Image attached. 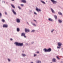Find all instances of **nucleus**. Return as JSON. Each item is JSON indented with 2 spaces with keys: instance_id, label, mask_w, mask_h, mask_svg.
<instances>
[{
  "instance_id": "obj_1",
  "label": "nucleus",
  "mask_w": 63,
  "mask_h": 63,
  "mask_svg": "<svg viewBox=\"0 0 63 63\" xmlns=\"http://www.w3.org/2000/svg\"><path fill=\"white\" fill-rule=\"evenodd\" d=\"M14 44H15L16 45V46H20V47H22V46H23V43H21L15 42V43Z\"/></svg>"
},
{
  "instance_id": "obj_2",
  "label": "nucleus",
  "mask_w": 63,
  "mask_h": 63,
  "mask_svg": "<svg viewBox=\"0 0 63 63\" xmlns=\"http://www.w3.org/2000/svg\"><path fill=\"white\" fill-rule=\"evenodd\" d=\"M43 50L45 52H50L51 51V49L50 48H49L48 49H47L46 48H45L43 49Z\"/></svg>"
},
{
  "instance_id": "obj_3",
  "label": "nucleus",
  "mask_w": 63,
  "mask_h": 63,
  "mask_svg": "<svg viewBox=\"0 0 63 63\" xmlns=\"http://www.w3.org/2000/svg\"><path fill=\"white\" fill-rule=\"evenodd\" d=\"M16 21L17 23H20V19L19 18H16Z\"/></svg>"
},
{
  "instance_id": "obj_4",
  "label": "nucleus",
  "mask_w": 63,
  "mask_h": 63,
  "mask_svg": "<svg viewBox=\"0 0 63 63\" xmlns=\"http://www.w3.org/2000/svg\"><path fill=\"white\" fill-rule=\"evenodd\" d=\"M54 4H56L57 3V2L56 1H55L54 0H50Z\"/></svg>"
},
{
  "instance_id": "obj_5",
  "label": "nucleus",
  "mask_w": 63,
  "mask_h": 63,
  "mask_svg": "<svg viewBox=\"0 0 63 63\" xmlns=\"http://www.w3.org/2000/svg\"><path fill=\"white\" fill-rule=\"evenodd\" d=\"M35 10L38 13H39V12H41V9L38 8L37 7H36Z\"/></svg>"
},
{
  "instance_id": "obj_6",
  "label": "nucleus",
  "mask_w": 63,
  "mask_h": 63,
  "mask_svg": "<svg viewBox=\"0 0 63 63\" xmlns=\"http://www.w3.org/2000/svg\"><path fill=\"white\" fill-rule=\"evenodd\" d=\"M11 11L15 15H16V12L15 11V10L12 9V10Z\"/></svg>"
},
{
  "instance_id": "obj_7",
  "label": "nucleus",
  "mask_w": 63,
  "mask_h": 63,
  "mask_svg": "<svg viewBox=\"0 0 63 63\" xmlns=\"http://www.w3.org/2000/svg\"><path fill=\"white\" fill-rule=\"evenodd\" d=\"M25 31L26 33H28L30 31L29 29H27L26 28L25 29Z\"/></svg>"
},
{
  "instance_id": "obj_8",
  "label": "nucleus",
  "mask_w": 63,
  "mask_h": 63,
  "mask_svg": "<svg viewBox=\"0 0 63 63\" xmlns=\"http://www.w3.org/2000/svg\"><path fill=\"white\" fill-rule=\"evenodd\" d=\"M3 27L5 28H8V25L7 24H4L3 25Z\"/></svg>"
},
{
  "instance_id": "obj_9",
  "label": "nucleus",
  "mask_w": 63,
  "mask_h": 63,
  "mask_svg": "<svg viewBox=\"0 0 63 63\" xmlns=\"http://www.w3.org/2000/svg\"><path fill=\"white\" fill-rule=\"evenodd\" d=\"M62 45V43L61 42H59L58 43V45L59 46V47H61V46Z\"/></svg>"
},
{
  "instance_id": "obj_10",
  "label": "nucleus",
  "mask_w": 63,
  "mask_h": 63,
  "mask_svg": "<svg viewBox=\"0 0 63 63\" xmlns=\"http://www.w3.org/2000/svg\"><path fill=\"white\" fill-rule=\"evenodd\" d=\"M50 9L52 13H53V14H55V12L54 10L52 8H51Z\"/></svg>"
},
{
  "instance_id": "obj_11",
  "label": "nucleus",
  "mask_w": 63,
  "mask_h": 63,
  "mask_svg": "<svg viewBox=\"0 0 63 63\" xmlns=\"http://www.w3.org/2000/svg\"><path fill=\"white\" fill-rule=\"evenodd\" d=\"M22 56L23 57H24L26 56V54L24 53H22Z\"/></svg>"
},
{
  "instance_id": "obj_12",
  "label": "nucleus",
  "mask_w": 63,
  "mask_h": 63,
  "mask_svg": "<svg viewBox=\"0 0 63 63\" xmlns=\"http://www.w3.org/2000/svg\"><path fill=\"white\" fill-rule=\"evenodd\" d=\"M40 2L42 3H43L44 4H46V3L44 1L42 0H40Z\"/></svg>"
},
{
  "instance_id": "obj_13",
  "label": "nucleus",
  "mask_w": 63,
  "mask_h": 63,
  "mask_svg": "<svg viewBox=\"0 0 63 63\" xmlns=\"http://www.w3.org/2000/svg\"><path fill=\"white\" fill-rule=\"evenodd\" d=\"M52 62H56V59L55 58H53L52 59Z\"/></svg>"
},
{
  "instance_id": "obj_14",
  "label": "nucleus",
  "mask_w": 63,
  "mask_h": 63,
  "mask_svg": "<svg viewBox=\"0 0 63 63\" xmlns=\"http://www.w3.org/2000/svg\"><path fill=\"white\" fill-rule=\"evenodd\" d=\"M48 20L49 21H52L53 19L51 18H49L48 19Z\"/></svg>"
},
{
  "instance_id": "obj_15",
  "label": "nucleus",
  "mask_w": 63,
  "mask_h": 63,
  "mask_svg": "<svg viewBox=\"0 0 63 63\" xmlns=\"http://www.w3.org/2000/svg\"><path fill=\"white\" fill-rule=\"evenodd\" d=\"M25 33H22L21 34V36H22L25 35Z\"/></svg>"
},
{
  "instance_id": "obj_16",
  "label": "nucleus",
  "mask_w": 63,
  "mask_h": 63,
  "mask_svg": "<svg viewBox=\"0 0 63 63\" xmlns=\"http://www.w3.org/2000/svg\"><path fill=\"white\" fill-rule=\"evenodd\" d=\"M16 31L17 32H19V31H20V29H19V28H17Z\"/></svg>"
},
{
  "instance_id": "obj_17",
  "label": "nucleus",
  "mask_w": 63,
  "mask_h": 63,
  "mask_svg": "<svg viewBox=\"0 0 63 63\" xmlns=\"http://www.w3.org/2000/svg\"><path fill=\"white\" fill-rule=\"evenodd\" d=\"M7 61H8V62H10L11 61V59L9 58H7Z\"/></svg>"
},
{
  "instance_id": "obj_18",
  "label": "nucleus",
  "mask_w": 63,
  "mask_h": 63,
  "mask_svg": "<svg viewBox=\"0 0 63 63\" xmlns=\"http://www.w3.org/2000/svg\"><path fill=\"white\" fill-rule=\"evenodd\" d=\"M23 3H26V1L25 0H22L21 1Z\"/></svg>"
},
{
  "instance_id": "obj_19",
  "label": "nucleus",
  "mask_w": 63,
  "mask_h": 63,
  "mask_svg": "<svg viewBox=\"0 0 63 63\" xmlns=\"http://www.w3.org/2000/svg\"><path fill=\"white\" fill-rule=\"evenodd\" d=\"M36 63H42V62L40 61H38L37 62H36Z\"/></svg>"
},
{
  "instance_id": "obj_20",
  "label": "nucleus",
  "mask_w": 63,
  "mask_h": 63,
  "mask_svg": "<svg viewBox=\"0 0 63 63\" xmlns=\"http://www.w3.org/2000/svg\"><path fill=\"white\" fill-rule=\"evenodd\" d=\"M32 24L33 25V26H35V27H36V26H37L36 25L35 23H32Z\"/></svg>"
},
{
  "instance_id": "obj_21",
  "label": "nucleus",
  "mask_w": 63,
  "mask_h": 63,
  "mask_svg": "<svg viewBox=\"0 0 63 63\" xmlns=\"http://www.w3.org/2000/svg\"><path fill=\"white\" fill-rule=\"evenodd\" d=\"M55 30L54 29H52L51 31V33H52L53 31H54Z\"/></svg>"
},
{
  "instance_id": "obj_22",
  "label": "nucleus",
  "mask_w": 63,
  "mask_h": 63,
  "mask_svg": "<svg viewBox=\"0 0 63 63\" xmlns=\"http://www.w3.org/2000/svg\"><path fill=\"white\" fill-rule=\"evenodd\" d=\"M58 21L59 23H62V20H60V19H59Z\"/></svg>"
},
{
  "instance_id": "obj_23",
  "label": "nucleus",
  "mask_w": 63,
  "mask_h": 63,
  "mask_svg": "<svg viewBox=\"0 0 63 63\" xmlns=\"http://www.w3.org/2000/svg\"><path fill=\"white\" fill-rule=\"evenodd\" d=\"M11 6L13 8H14V9H15V6H14V5L11 4Z\"/></svg>"
},
{
  "instance_id": "obj_24",
  "label": "nucleus",
  "mask_w": 63,
  "mask_h": 63,
  "mask_svg": "<svg viewBox=\"0 0 63 63\" xmlns=\"http://www.w3.org/2000/svg\"><path fill=\"white\" fill-rule=\"evenodd\" d=\"M35 30H32L31 31V32L32 33H34V32H35Z\"/></svg>"
},
{
  "instance_id": "obj_25",
  "label": "nucleus",
  "mask_w": 63,
  "mask_h": 63,
  "mask_svg": "<svg viewBox=\"0 0 63 63\" xmlns=\"http://www.w3.org/2000/svg\"><path fill=\"white\" fill-rule=\"evenodd\" d=\"M58 14L59 15H62V14L60 12H59Z\"/></svg>"
},
{
  "instance_id": "obj_26",
  "label": "nucleus",
  "mask_w": 63,
  "mask_h": 63,
  "mask_svg": "<svg viewBox=\"0 0 63 63\" xmlns=\"http://www.w3.org/2000/svg\"><path fill=\"white\" fill-rule=\"evenodd\" d=\"M54 17L56 19H57V17L55 15H54Z\"/></svg>"
},
{
  "instance_id": "obj_27",
  "label": "nucleus",
  "mask_w": 63,
  "mask_h": 63,
  "mask_svg": "<svg viewBox=\"0 0 63 63\" xmlns=\"http://www.w3.org/2000/svg\"><path fill=\"white\" fill-rule=\"evenodd\" d=\"M18 8L19 9V10H21V7L19 6H18Z\"/></svg>"
},
{
  "instance_id": "obj_28",
  "label": "nucleus",
  "mask_w": 63,
  "mask_h": 63,
  "mask_svg": "<svg viewBox=\"0 0 63 63\" xmlns=\"http://www.w3.org/2000/svg\"><path fill=\"white\" fill-rule=\"evenodd\" d=\"M2 21L3 22H5V20H4V19H2Z\"/></svg>"
},
{
  "instance_id": "obj_29",
  "label": "nucleus",
  "mask_w": 63,
  "mask_h": 63,
  "mask_svg": "<svg viewBox=\"0 0 63 63\" xmlns=\"http://www.w3.org/2000/svg\"><path fill=\"white\" fill-rule=\"evenodd\" d=\"M57 58L59 60V59H60V58L58 57L57 56Z\"/></svg>"
},
{
  "instance_id": "obj_30",
  "label": "nucleus",
  "mask_w": 63,
  "mask_h": 63,
  "mask_svg": "<svg viewBox=\"0 0 63 63\" xmlns=\"http://www.w3.org/2000/svg\"><path fill=\"white\" fill-rule=\"evenodd\" d=\"M34 15H37V13L35 12H34Z\"/></svg>"
},
{
  "instance_id": "obj_31",
  "label": "nucleus",
  "mask_w": 63,
  "mask_h": 63,
  "mask_svg": "<svg viewBox=\"0 0 63 63\" xmlns=\"http://www.w3.org/2000/svg\"><path fill=\"white\" fill-rule=\"evenodd\" d=\"M33 21H35L36 23H37V21H36V20L35 19H33Z\"/></svg>"
},
{
  "instance_id": "obj_32",
  "label": "nucleus",
  "mask_w": 63,
  "mask_h": 63,
  "mask_svg": "<svg viewBox=\"0 0 63 63\" xmlns=\"http://www.w3.org/2000/svg\"><path fill=\"white\" fill-rule=\"evenodd\" d=\"M57 48H59L60 49L61 48V47L60 46H59V47H57Z\"/></svg>"
},
{
  "instance_id": "obj_33",
  "label": "nucleus",
  "mask_w": 63,
  "mask_h": 63,
  "mask_svg": "<svg viewBox=\"0 0 63 63\" xmlns=\"http://www.w3.org/2000/svg\"><path fill=\"white\" fill-rule=\"evenodd\" d=\"M36 56H37V54H34V57H35Z\"/></svg>"
},
{
  "instance_id": "obj_34",
  "label": "nucleus",
  "mask_w": 63,
  "mask_h": 63,
  "mask_svg": "<svg viewBox=\"0 0 63 63\" xmlns=\"http://www.w3.org/2000/svg\"><path fill=\"white\" fill-rule=\"evenodd\" d=\"M5 15H8V14H7V13L6 12H5Z\"/></svg>"
},
{
  "instance_id": "obj_35",
  "label": "nucleus",
  "mask_w": 63,
  "mask_h": 63,
  "mask_svg": "<svg viewBox=\"0 0 63 63\" xmlns=\"http://www.w3.org/2000/svg\"><path fill=\"white\" fill-rule=\"evenodd\" d=\"M23 36L24 37V38H27V37L25 35H24Z\"/></svg>"
},
{
  "instance_id": "obj_36",
  "label": "nucleus",
  "mask_w": 63,
  "mask_h": 63,
  "mask_svg": "<svg viewBox=\"0 0 63 63\" xmlns=\"http://www.w3.org/2000/svg\"><path fill=\"white\" fill-rule=\"evenodd\" d=\"M21 6L22 7H23V6H24V5L23 4H21Z\"/></svg>"
},
{
  "instance_id": "obj_37",
  "label": "nucleus",
  "mask_w": 63,
  "mask_h": 63,
  "mask_svg": "<svg viewBox=\"0 0 63 63\" xmlns=\"http://www.w3.org/2000/svg\"><path fill=\"white\" fill-rule=\"evenodd\" d=\"M40 53V52L39 51H38L36 52V53L38 54V53Z\"/></svg>"
},
{
  "instance_id": "obj_38",
  "label": "nucleus",
  "mask_w": 63,
  "mask_h": 63,
  "mask_svg": "<svg viewBox=\"0 0 63 63\" xmlns=\"http://www.w3.org/2000/svg\"><path fill=\"white\" fill-rule=\"evenodd\" d=\"M34 43V42H31L32 44H33Z\"/></svg>"
},
{
  "instance_id": "obj_39",
  "label": "nucleus",
  "mask_w": 63,
  "mask_h": 63,
  "mask_svg": "<svg viewBox=\"0 0 63 63\" xmlns=\"http://www.w3.org/2000/svg\"><path fill=\"white\" fill-rule=\"evenodd\" d=\"M27 24H28V25H29V23H28V22H27Z\"/></svg>"
},
{
  "instance_id": "obj_40",
  "label": "nucleus",
  "mask_w": 63,
  "mask_h": 63,
  "mask_svg": "<svg viewBox=\"0 0 63 63\" xmlns=\"http://www.w3.org/2000/svg\"><path fill=\"white\" fill-rule=\"evenodd\" d=\"M29 12L30 13H32V10H30Z\"/></svg>"
},
{
  "instance_id": "obj_41",
  "label": "nucleus",
  "mask_w": 63,
  "mask_h": 63,
  "mask_svg": "<svg viewBox=\"0 0 63 63\" xmlns=\"http://www.w3.org/2000/svg\"><path fill=\"white\" fill-rule=\"evenodd\" d=\"M13 39L12 38H10V40L11 41H13Z\"/></svg>"
},
{
  "instance_id": "obj_42",
  "label": "nucleus",
  "mask_w": 63,
  "mask_h": 63,
  "mask_svg": "<svg viewBox=\"0 0 63 63\" xmlns=\"http://www.w3.org/2000/svg\"><path fill=\"white\" fill-rule=\"evenodd\" d=\"M0 17H1V16H2V14H1V13H0Z\"/></svg>"
},
{
  "instance_id": "obj_43",
  "label": "nucleus",
  "mask_w": 63,
  "mask_h": 63,
  "mask_svg": "<svg viewBox=\"0 0 63 63\" xmlns=\"http://www.w3.org/2000/svg\"><path fill=\"white\" fill-rule=\"evenodd\" d=\"M3 3H5V1H2Z\"/></svg>"
},
{
  "instance_id": "obj_44",
  "label": "nucleus",
  "mask_w": 63,
  "mask_h": 63,
  "mask_svg": "<svg viewBox=\"0 0 63 63\" xmlns=\"http://www.w3.org/2000/svg\"><path fill=\"white\" fill-rule=\"evenodd\" d=\"M26 45H28V43H26Z\"/></svg>"
},
{
  "instance_id": "obj_45",
  "label": "nucleus",
  "mask_w": 63,
  "mask_h": 63,
  "mask_svg": "<svg viewBox=\"0 0 63 63\" xmlns=\"http://www.w3.org/2000/svg\"><path fill=\"white\" fill-rule=\"evenodd\" d=\"M61 63H63V62H61Z\"/></svg>"
},
{
  "instance_id": "obj_46",
  "label": "nucleus",
  "mask_w": 63,
  "mask_h": 63,
  "mask_svg": "<svg viewBox=\"0 0 63 63\" xmlns=\"http://www.w3.org/2000/svg\"><path fill=\"white\" fill-rule=\"evenodd\" d=\"M6 3L7 4H8V2H6Z\"/></svg>"
},
{
  "instance_id": "obj_47",
  "label": "nucleus",
  "mask_w": 63,
  "mask_h": 63,
  "mask_svg": "<svg viewBox=\"0 0 63 63\" xmlns=\"http://www.w3.org/2000/svg\"><path fill=\"white\" fill-rule=\"evenodd\" d=\"M22 52H24V51H23Z\"/></svg>"
},
{
  "instance_id": "obj_48",
  "label": "nucleus",
  "mask_w": 63,
  "mask_h": 63,
  "mask_svg": "<svg viewBox=\"0 0 63 63\" xmlns=\"http://www.w3.org/2000/svg\"><path fill=\"white\" fill-rule=\"evenodd\" d=\"M12 1H14V0H12Z\"/></svg>"
},
{
  "instance_id": "obj_49",
  "label": "nucleus",
  "mask_w": 63,
  "mask_h": 63,
  "mask_svg": "<svg viewBox=\"0 0 63 63\" xmlns=\"http://www.w3.org/2000/svg\"><path fill=\"white\" fill-rule=\"evenodd\" d=\"M50 63H52V62H51Z\"/></svg>"
}]
</instances>
